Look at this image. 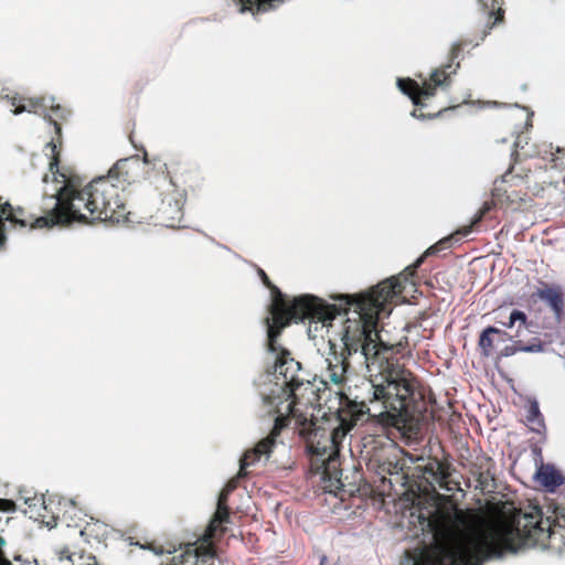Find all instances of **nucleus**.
<instances>
[{
    "mask_svg": "<svg viewBox=\"0 0 565 565\" xmlns=\"http://www.w3.org/2000/svg\"><path fill=\"white\" fill-rule=\"evenodd\" d=\"M502 513V520L487 523L472 511L437 509L427 521L436 544L426 553L437 565H482L484 561L500 559L504 552L516 553L515 541L542 530L540 509L523 513L508 504Z\"/></svg>",
    "mask_w": 565,
    "mask_h": 565,
    "instance_id": "nucleus-1",
    "label": "nucleus"
},
{
    "mask_svg": "<svg viewBox=\"0 0 565 565\" xmlns=\"http://www.w3.org/2000/svg\"><path fill=\"white\" fill-rule=\"evenodd\" d=\"M326 370L321 372V382L323 384L343 385L335 392L339 406L335 409L339 422L329 436L330 445L316 447V451L322 462L330 463L338 456V443L342 440L348 431L354 426V420L369 413V403L381 402L382 411L387 413L393 419L406 422L407 407L406 398L409 393V384L402 376L398 365H392L386 361H379L376 373L370 371V379H360L359 383L353 384L350 375L349 365L342 355L335 352L329 353L324 360Z\"/></svg>",
    "mask_w": 565,
    "mask_h": 565,
    "instance_id": "nucleus-2",
    "label": "nucleus"
},
{
    "mask_svg": "<svg viewBox=\"0 0 565 565\" xmlns=\"http://www.w3.org/2000/svg\"><path fill=\"white\" fill-rule=\"evenodd\" d=\"M264 284L271 290L273 301L270 305V316L265 319L267 328V351L274 355V376L277 380L281 391L288 388L292 392L295 387L302 384V379L297 377L301 370L299 362L290 358L284 349L276 347V341L281 330L287 327L289 321L300 322L307 319L322 322L328 326L340 312L335 308H328L320 300L311 296H300L288 302L282 294L275 286H270L266 274L259 269Z\"/></svg>",
    "mask_w": 565,
    "mask_h": 565,
    "instance_id": "nucleus-3",
    "label": "nucleus"
},
{
    "mask_svg": "<svg viewBox=\"0 0 565 565\" xmlns=\"http://www.w3.org/2000/svg\"><path fill=\"white\" fill-rule=\"evenodd\" d=\"M115 171L109 170L107 177L95 178L82 190L73 184H65L49 196L54 201L51 213L38 217L32 227H51L60 223L72 221H85L88 216L93 220H109L120 222L126 220L125 203L118 194V184L113 182Z\"/></svg>",
    "mask_w": 565,
    "mask_h": 565,
    "instance_id": "nucleus-4",
    "label": "nucleus"
},
{
    "mask_svg": "<svg viewBox=\"0 0 565 565\" xmlns=\"http://www.w3.org/2000/svg\"><path fill=\"white\" fill-rule=\"evenodd\" d=\"M402 287L397 279H387L370 289L366 295L350 300L343 296L347 303L352 308V317L347 318L341 341L351 352L361 351L367 363L369 371L373 367L381 350H390L391 345L383 342L376 330L379 312L383 309L384 302L396 295Z\"/></svg>",
    "mask_w": 565,
    "mask_h": 565,
    "instance_id": "nucleus-5",
    "label": "nucleus"
},
{
    "mask_svg": "<svg viewBox=\"0 0 565 565\" xmlns=\"http://www.w3.org/2000/svg\"><path fill=\"white\" fill-rule=\"evenodd\" d=\"M412 476L417 478L422 483L431 487L433 491H437L438 489L449 491L446 482L448 473L437 460H429L425 466L413 467Z\"/></svg>",
    "mask_w": 565,
    "mask_h": 565,
    "instance_id": "nucleus-6",
    "label": "nucleus"
},
{
    "mask_svg": "<svg viewBox=\"0 0 565 565\" xmlns=\"http://www.w3.org/2000/svg\"><path fill=\"white\" fill-rule=\"evenodd\" d=\"M275 445V434L262 439L253 449L247 450L239 460V470L237 478L245 476L244 469L255 463L260 457L269 459L273 447Z\"/></svg>",
    "mask_w": 565,
    "mask_h": 565,
    "instance_id": "nucleus-7",
    "label": "nucleus"
},
{
    "mask_svg": "<svg viewBox=\"0 0 565 565\" xmlns=\"http://www.w3.org/2000/svg\"><path fill=\"white\" fill-rule=\"evenodd\" d=\"M396 86L402 94L411 98L415 106L424 107L419 97L430 98L434 96V92L430 86L427 85V79H423L422 83H417L411 78H397Z\"/></svg>",
    "mask_w": 565,
    "mask_h": 565,
    "instance_id": "nucleus-8",
    "label": "nucleus"
},
{
    "mask_svg": "<svg viewBox=\"0 0 565 565\" xmlns=\"http://www.w3.org/2000/svg\"><path fill=\"white\" fill-rule=\"evenodd\" d=\"M534 479L548 491H553L564 482V479L558 470L550 465H541L534 475Z\"/></svg>",
    "mask_w": 565,
    "mask_h": 565,
    "instance_id": "nucleus-9",
    "label": "nucleus"
},
{
    "mask_svg": "<svg viewBox=\"0 0 565 565\" xmlns=\"http://www.w3.org/2000/svg\"><path fill=\"white\" fill-rule=\"evenodd\" d=\"M7 98L13 107V109H11V113L13 115H20L22 113L35 114V108L41 107V105L45 104V99L40 98L25 99L17 95L12 97L7 96Z\"/></svg>",
    "mask_w": 565,
    "mask_h": 565,
    "instance_id": "nucleus-10",
    "label": "nucleus"
},
{
    "mask_svg": "<svg viewBox=\"0 0 565 565\" xmlns=\"http://www.w3.org/2000/svg\"><path fill=\"white\" fill-rule=\"evenodd\" d=\"M412 461L407 460H397L394 457H387L384 461V470L392 476H396L402 486L407 483L408 476L405 473V470L409 469V465Z\"/></svg>",
    "mask_w": 565,
    "mask_h": 565,
    "instance_id": "nucleus-11",
    "label": "nucleus"
},
{
    "mask_svg": "<svg viewBox=\"0 0 565 565\" xmlns=\"http://www.w3.org/2000/svg\"><path fill=\"white\" fill-rule=\"evenodd\" d=\"M3 221H9L11 223L19 224L21 227L26 226V222L22 218H19L13 211L10 203H6L0 211V247L6 243L7 235L3 225Z\"/></svg>",
    "mask_w": 565,
    "mask_h": 565,
    "instance_id": "nucleus-12",
    "label": "nucleus"
},
{
    "mask_svg": "<svg viewBox=\"0 0 565 565\" xmlns=\"http://www.w3.org/2000/svg\"><path fill=\"white\" fill-rule=\"evenodd\" d=\"M239 4V12L267 11L278 7L284 0H235Z\"/></svg>",
    "mask_w": 565,
    "mask_h": 565,
    "instance_id": "nucleus-13",
    "label": "nucleus"
},
{
    "mask_svg": "<svg viewBox=\"0 0 565 565\" xmlns=\"http://www.w3.org/2000/svg\"><path fill=\"white\" fill-rule=\"evenodd\" d=\"M537 297L545 301L553 310L555 317L558 319L563 309V300L558 291L554 288H546L537 291Z\"/></svg>",
    "mask_w": 565,
    "mask_h": 565,
    "instance_id": "nucleus-14",
    "label": "nucleus"
},
{
    "mask_svg": "<svg viewBox=\"0 0 565 565\" xmlns=\"http://www.w3.org/2000/svg\"><path fill=\"white\" fill-rule=\"evenodd\" d=\"M327 413L322 411L321 406L309 404L305 411V423L309 424L315 429H320L319 422L327 420Z\"/></svg>",
    "mask_w": 565,
    "mask_h": 565,
    "instance_id": "nucleus-15",
    "label": "nucleus"
},
{
    "mask_svg": "<svg viewBox=\"0 0 565 565\" xmlns=\"http://www.w3.org/2000/svg\"><path fill=\"white\" fill-rule=\"evenodd\" d=\"M498 333L499 330L494 327H488L481 332L479 339V347L486 356H490L492 353L493 341L491 339V335Z\"/></svg>",
    "mask_w": 565,
    "mask_h": 565,
    "instance_id": "nucleus-16",
    "label": "nucleus"
},
{
    "mask_svg": "<svg viewBox=\"0 0 565 565\" xmlns=\"http://www.w3.org/2000/svg\"><path fill=\"white\" fill-rule=\"evenodd\" d=\"M228 520V512L224 503H222V499L217 500V508L214 518L211 520L209 524V531H215L217 524H222Z\"/></svg>",
    "mask_w": 565,
    "mask_h": 565,
    "instance_id": "nucleus-17",
    "label": "nucleus"
},
{
    "mask_svg": "<svg viewBox=\"0 0 565 565\" xmlns=\"http://www.w3.org/2000/svg\"><path fill=\"white\" fill-rule=\"evenodd\" d=\"M438 70H431V72L429 73L430 82L427 81V85L430 86L431 90L434 92V95L436 94L437 87H440L444 90H448L450 87V81L448 78H438Z\"/></svg>",
    "mask_w": 565,
    "mask_h": 565,
    "instance_id": "nucleus-18",
    "label": "nucleus"
},
{
    "mask_svg": "<svg viewBox=\"0 0 565 565\" xmlns=\"http://www.w3.org/2000/svg\"><path fill=\"white\" fill-rule=\"evenodd\" d=\"M46 149H50L52 157L49 161V170L52 173V175L55 178L56 174H58V157L55 153L56 146L53 141H49L45 145Z\"/></svg>",
    "mask_w": 565,
    "mask_h": 565,
    "instance_id": "nucleus-19",
    "label": "nucleus"
},
{
    "mask_svg": "<svg viewBox=\"0 0 565 565\" xmlns=\"http://www.w3.org/2000/svg\"><path fill=\"white\" fill-rule=\"evenodd\" d=\"M326 476L328 478V481H330V483L332 486H334L335 488L338 489H344L345 488V480L343 478V473L342 471L338 472L337 470H334L333 472L331 471H326Z\"/></svg>",
    "mask_w": 565,
    "mask_h": 565,
    "instance_id": "nucleus-20",
    "label": "nucleus"
},
{
    "mask_svg": "<svg viewBox=\"0 0 565 565\" xmlns=\"http://www.w3.org/2000/svg\"><path fill=\"white\" fill-rule=\"evenodd\" d=\"M527 420L530 423H537L540 426L542 425V419H541V413H540V408H539V403L537 401L533 399L531 402V407L529 409V415H527Z\"/></svg>",
    "mask_w": 565,
    "mask_h": 565,
    "instance_id": "nucleus-21",
    "label": "nucleus"
},
{
    "mask_svg": "<svg viewBox=\"0 0 565 565\" xmlns=\"http://www.w3.org/2000/svg\"><path fill=\"white\" fill-rule=\"evenodd\" d=\"M44 99H45V104L41 105V108H43V113L41 114V116L43 118H50L51 115L47 113V107L50 106L52 108L53 113H57L61 109V107L58 105L57 106L54 105V103H55L54 96H50L49 98H44Z\"/></svg>",
    "mask_w": 565,
    "mask_h": 565,
    "instance_id": "nucleus-22",
    "label": "nucleus"
},
{
    "mask_svg": "<svg viewBox=\"0 0 565 565\" xmlns=\"http://www.w3.org/2000/svg\"><path fill=\"white\" fill-rule=\"evenodd\" d=\"M516 321H519L522 326L525 324L526 316H525V313L523 311L513 310L510 313L508 327L512 328Z\"/></svg>",
    "mask_w": 565,
    "mask_h": 565,
    "instance_id": "nucleus-23",
    "label": "nucleus"
},
{
    "mask_svg": "<svg viewBox=\"0 0 565 565\" xmlns=\"http://www.w3.org/2000/svg\"><path fill=\"white\" fill-rule=\"evenodd\" d=\"M516 350L518 352H521V353H537V352H542L543 351V348L541 345V343H537V344H531V345H524V347H516Z\"/></svg>",
    "mask_w": 565,
    "mask_h": 565,
    "instance_id": "nucleus-24",
    "label": "nucleus"
},
{
    "mask_svg": "<svg viewBox=\"0 0 565 565\" xmlns=\"http://www.w3.org/2000/svg\"><path fill=\"white\" fill-rule=\"evenodd\" d=\"M435 252L434 247L430 246L428 247L425 253L419 257L417 258V260L415 262V264L412 266V269L416 268L423 260L426 256L433 254ZM407 269H411V267H407Z\"/></svg>",
    "mask_w": 565,
    "mask_h": 565,
    "instance_id": "nucleus-25",
    "label": "nucleus"
},
{
    "mask_svg": "<svg viewBox=\"0 0 565 565\" xmlns=\"http://www.w3.org/2000/svg\"><path fill=\"white\" fill-rule=\"evenodd\" d=\"M13 505L14 504L12 501H9L6 499H0V510L1 511L9 512L12 510Z\"/></svg>",
    "mask_w": 565,
    "mask_h": 565,
    "instance_id": "nucleus-26",
    "label": "nucleus"
},
{
    "mask_svg": "<svg viewBox=\"0 0 565 565\" xmlns=\"http://www.w3.org/2000/svg\"><path fill=\"white\" fill-rule=\"evenodd\" d=\"M128 160H121L119 162L116 163V166L111 169L115 171V174H114V178H113V182L115 183V180L116 182H119V179H117V175L119 174V170L127 163Z\"/></svg>",
    "mask_w": 565,
    "mask_h": 565,
    "instance_id": "nucleus-27",
    "label": "nucleus"
},
{
    "mask_svg": "<svg viewBox=\"0 0 565 565\" xmlns=\"http://www.w3.org/2000/svg\"><path fill=\"white\" fill-rule=\"evenodd\" d=\"M515 353H518V350L514 347H505L503 350L500 351V355L504 358L514 355Z\"/></svg>",
    "mask_w": 565,
    "mask_h": 565,
    "instance_id": "nucleus-28",
    "label": "nucleus"
},
{
    "mask_svg": "<svg viewBox=\"0 0 565 565\" xmlns=\"http://www.w3.org/2000/svg\"><path fill=\"white\" fill-rule=\"evenodd\" d=\"M194 552H196V550H194ZM212 553L210 551H206L203 555H199L198 553H195L194 557L196 559L201 558L202 561H205L207 558H212Z\"/></svg>",
    "mask_w": 565,
    "mask_h": 565,
    "instance_id": "nucleus-29",
    "label": "nucleus"
},
{
    "mask_svg": "<svg viewBox=\"0 0 565 565\" xmlns=\"http://www.w3.org/2000/svg\"><path fill=\"white\" fill-rule=\"evenodd\" d=\"M0 565H13L10 559L0 556Z\"/></svg>",
    "mask_w": 565,
    "mask_h": 565,
    "instance_id": "nucleus-30",
    "label": "nucleus"
},
{
    "mask_svg": "<svg viewBox=\"0 0 565 565\" xmlns=\"http://www.w3.org/2000/svg\"><path fill=\"white\" fill-rule=\"evenodd\" d=\"M32 501H33V499L24 498V503L28 504L31 508L35 507V504Z\"/></svg>",
    "mask_w": 565,
    "mask_h": 565,
    "instance_id": "nucleus-31",
    "label": "nucleus"
},
{
    "mask_svg": "<svg viewBox=\"0 0 565 565\" xmlns=\"http://www.w3.org/2000/svg\"><path fill=\"white\" fill-rule=\"evenodd\" d=\"M6 545H7V541H6L3 537H0V548H1V547H3V546H6ZM0 556H1V557H4V556L2 555V552H1V551H0Z\"/></svg>",
    "mask_w": 565,
    "mask_h": 565,
    "instance_id": "nucleus-32",
    "label": "nucleus"
},
{
    "mask_svg": "<svg viewBox=\"0 0 565 565\" xmlns=\"http://www.w3.org/2000/svg\"><path fill=\"white\" fill-rule=\"evenodd\" d=\"M411 116H412V117H414V118H420V119H423V118H425V117H426V116H425V115H423V114L417 115L415 110H413V111L411 113Z\"/></svg>",
    "mask_w": 565,
    "mask_h": 565,
    "instance_id": "nucleus-33",
    "label": "nucleus"
},
{
    "mask_svg": "<svg viewBox=\"0 0 565 565\" xmlns=\"http://www.w3.org/2000/svg\"><path fill=\"white\" fill-rule=\"evenodd\" d=\"M226 494H227V492H225V491L220 492L218 500L222 499V503H224V500L226 499Z\"/></svg>",
    "mask_w": 565,
    "mask_h": 565,
    "instance_id": "nucleus-34",
    "label": "nucleus"
},
{
    "mask_svg": "<svg viewBox=\"0 0 565 565\" xmlns=\"http://www.w3.org/2000/svg\"><path fill=\"white\" fill-rule=\"evenodd\" d=\"M51 124L54 126V128L56 129V132L60 134L61 132V128L58 127L57 122L56 121H51Z\"/></svg>",
    "mask_w": 565,
    "mask_h": 565,
    "instance_id": "nucleus-35",
    "label": "nucleus"
},
{
    "mask_svg": "<svg viewBox=\"0 0 565 565\" xmlns=\"http://www.w3.org/2000/svg\"><path fill=\"white\" fill-rule=\"evenodd\" d=\"M349 477H351V473H347L345 476H343L344 480H348Z\"/></svg>",
    "mask_w": 565,
    "mask_h": 565,
    "instance_id": "nucleus-36",
    "label": "nucleus"
},
{
    "mask_svg": "<svg viewBox=\"0 0 565 565\" xmlns=\"http://www.w3.org/2000/svg\"><path fill=\"white\" fill-rule=\"evenodd\" d=\"M191 552H192L191 550L185 551V553L182 556H188Z\"/></svg>",
    "mask_w": 565,
    "mask_h": 565,
    "instance_id": "nucleus-37",
    "label": "nucleus"
},
{
    "mask_svg": "<svg viewBox=\"0 0 565 565\" xmlns=\"http://www.w3.org/2000/svg\"><path fill=\"white\" fill-rule=\"evenodd\" d=\"M351 476L354 479L356 477V471H352Z\"/></svg>",
    "mask_w": 565,
    "mask_h": 565,
    "instance_id": "nucleus-38",
    "label": "nucleus"
},
{
    "mask_svg": "<svg viewBox=\"0 0 565 565\" xmlns=\"http://www.w3.org/2000/svg\"><path fill=\"white\" fill-rule=\"evenodd\" d=\"M324 561H326V557H323V558L321 559V564H320V565H322Z\"/></svg>",
    "mask_w": 565,
    "mask_h": 565,
    "instance_id": "nucleus-39",
    "label": "nucleus"
}]
</instances>
